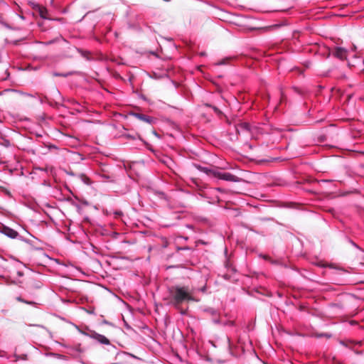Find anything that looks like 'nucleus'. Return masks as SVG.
<instances>
[{
	"label": "nucleus",
	"mask_w": 364,
	"mask_h": 364,
	"mask_svg": "<svg viewBox=\"0 0 364 364\" xmlns=\"http://www.w3.org/2000/svg\"><path fill=\"white\" fill-rule=\"evenodd\" d=\"M170 303L176 309H179L182 304L189 301H196L193 296V289L188 286H175L169 289Z\"/></svg>",
	"instance_id": "f257e3e1"
},
{
	"label": "nucleus",
	"mask_w": 364,
	"mask_h": 364,
	"mask_svg": "<svg viewBox=\"0 0 364 364\" xmlns=\"http://www.w3.org/2000/svg\"><path fill=\"white\" fill-rule=\"evenodd\" d=\"M215 177L221 180L232 181V182H240L241 179L230 173H223L219 171L218 168L217 172L215 173Z\"/></svg>",
	"instance_id": "f03ea898"
},
{
	"label": "nucleus",
	"mask_w": 364,
	"mask_h": 364,
	"mask_svg": "<svg viewBox=\"0 0 364 364\" xmlns=\"http://www.w3.org/2000/svg\"><path fill=\"white\" fill-rule=\"evenodd\" d=\"M28 4L31 6V8L36 11L39 16L43 18H48V10L46 7L38 4H36L33 1H28Z\"/></svg>",
	"instance_id": "7ed1b4c3"
},
{
	"label": "nucleus",
	"mask_w": 364,
	"mask_h": 364,
	"mask_svg": "<svg viewBox=\"0 0 364 364\" xmlns=\"http://www.w3.org/2000/svg\"><path fill=\"white\" fill-rule=\"evenodd\" d=\"M332 54L336 58H337L341 60H344L347 58L348 51L343 48L336 47V48H335Z\"/></svg>",
	"instance_id": "20e7f679"
},
{
	"label": "nucleus",
	"mask_w": 364,
	"mask_h": 364,
	"mask_svg": "<svg viewBox=\"0 0 364 364\" xmlns=\"http://www.w3.org/2000/svg\"><path fill=\"white\" fill-rule=\"evenodd\" d=\"M1 232L5 235L12 239L16 238L18 235V233L16 230L5 225H2Z\"/></svg>",
	"instance_id": "39448f33"
},
{
	"label": "nucleus",
	"mask_w": 364,
	"mask_h": 364,
	"mask_svg": "<svg viewBox=\"0 0 364 364\" xmlns=\"http://www.w3.org/2000/svg\"><path fill=\"white\" fill-rule=\"evenodd\" d=\"M91 337L94 339L97 340L98 342H100L102 344L105 345H109L110 343L108 338H107L105 336L101 335L96 332H92L91 334Z\"/></svg>",
	"instance_id": "423d86ee"
},
{
	"label": "nucleus",
	"mask_w": 364,
	"mask_h": 364,
	"mask_svg": "<svg viewBox=\"0 0 364 364\" xmlns=\"http://www.w3.org/2000/svg\"><path fill=\"white\" fill-rule=\"evenodd\" d=\"M197 168L202 172L215 177V173L217 172L218 168L215 167L213 168H210L208 167H203L200 166H198Z\"/></svg>",
	"instance_id": "0eeeda50"
},
{
	"label": "nucleus",
	"mask_w": 364,
	"mask_h": 364,
	"mask_svg": "<svg viewBox=\"0 0 364 364\" xmlns=\"http://www.w3.org/2000/svg\"><path fill=\"white\" fill-rule=\"evenodd\" d=\"M134 116L139 119V120L144 121L147 123H151L152 119L145 114H140V113H134Z\"/></svg>",
	"instance_id": "6e6552de"
},
{
	"label": "nucleus",
	"mask_w": 364,
	"mask_h": 364,
	"mask_svg": "<svg viewBox=\"0 0 364 364\" xmlns=\"http://www.w3.org/2000/svg\"><path fill=\"white\" fill-rule=\"evenodd\" d=\"M205 311L209 313L210 314H211V315H213L214 316L213 321L215 322H216V323L218 322V320L216 318V316H218V314H217V312L214 309H209L205 310Z\"/></svg>",
	"instance_id": "1a4fd4ad"
},
{
	"label": "nucleus",
	"mask_w": 364,
	"mask_h": 364,
	"mask_svg": "<svg viewBox=\"0 0 364 364\" xmlns=\"http://www.w3.org/2000/svg\"><path fill=\"white\" fill-rule=\"evenodd\" d=\"M313 335L316 338L326 337L327 338H330L331 337V334H328V333H316V332L314 333Z\"/></svg>",
	"instance_id": "9d476101"
},
{
	"label": "nucleus",
	"mask_w": 364,
	"mask_h": 364,
	"mask_svg": "<svg viewBox=\"0 0 364 364\" xmlns=\"http://www.w3.org/2000/svg\"><path fill=\"white\" fill-rule=\"evenodd\" d=\"M341 343L344 346H346V347H349V348H351L352 345H360V342H353V341H348V342H344V341H342Z\"/></svg>",
	"instance_id": "9b49d317"
},
{
	"label": "nucleus",
	"mask_w": 364,
	"mask_h": 364,
	"mask_svg": "<svg viewBox=\"0 0 364 364\" xmlns=\"http://www.w3.org/2000/svg\"><path fill=\"white\" fill-rule=\"evenodd\" d=\"M238 128L241 129H244V130H247L248 131L249 130V124H247V123H242V124H240L238 127H237V131L239 132L238 130Z\"/></svg>",
	"instance_id": "f8f14e48"
},
{
	"label": "nucleus",
	"mask_w": 364,
	"mask_h": 364,
	"mask_svg": "<svg viewBox=\"0 0 364 364\" xmlns=\"http://www.w3.org/2000/svg\"><path fill=\"white\" fill-rule=\"evenodd\" d=\"M80 178L85 184H90V178L84 174H80Z\"/></svg>",
	"instance_id": "ddd939ff"
},
{
	"label": "nucleus",
	"mask_w": 364,
	"mask_h": 364,
	"mask_svg": "<svg viewBox=\"0 0 364 364\" xmlns=\"http://www.w3.org/2000/svg\"><path fill=\"white\" fill-rule=\"evenodd\" d=\"M161 240H162V247H167L168 245V241L164 237H163Z\"/></svg>",
	"instance_id": "4468645a"
},
{
	"label": "nucleus",
	"mask_w": 364,
	"mask_h": 364,
	"mask_svg": "<svg viewBox=\"0 0 364 364\" xmlns=\"http://www.w3.org/2000/svg\"><path fill=\"white\" fill-rule=\"evenodd\" d=\"M212 107H213V109L214 112H215L216 114H220L222 113V112H221V111H220L218 107H215V106H213Z\"/></svg>",
	"instance_id": "2eb2a0df"
},
{
	"label": "nucleus",
	"mask_w": 364,
	"mask_h": 364,
	"mask_svg": "<svg viewBox=\"0 0 364 364\" xmlns=\"http://www.w3.org/2000/svg\"><path fill=\"white\" fill-rule=\"evenodd\" d=\"M263 258L264 259L269 260L272 263H277L276 261H273L272 259H271L270 257L268 255H264Z\"/></svg>",
	"instance_id": "dca6fc26"
},
{
	"label": "nucleus",
	"mask_w": 364,
	"mask_h": 364,
	"mask_svg": "<svg viewBox=\"0 0 364 364\" xmlns=\"http://www.w3.org/2000/svg\"><path fill=\"white\" fill-rule=\"evenodd\" d=\"M18 358H21L22 360H26L27 359V355L23 354V355L18 356Z\"/></svg>",
	"instance_id": "f3484780"
},
{
	"label": "nucleus",
	"mask_w": 364,
	"mask_h": 364,
	"mask_svg": "<svg viewBox=\"0 0 364 364\" xmlns=\"http://www.w3.org/2000/svg\"><path fill=\"white\" fill-rule=\"evenodd\" d=\"M17 300L20 301H22V302H24V303H26V304H32V302H28V301H24L23 299H22L21 297H18L17 298Z\"/></svg>",
	"instance_id": "a211bd4d"
},
{
	"label": "nucleus",
	"mask_w": 364,
	"mask_h": 364,
	"mask_svg": "<svg viewBox=\"0 0 364 364\" xmlns=\"http://www.w3.org/2000/svg\"><path fill=\"white\" fill-rule=\"evenodd\" d=\"M34 286H35L36 287H37V288L41 287V282H38L37 283H36V284H34Z\"/></svg>",
	"instance_id": "6ab92c4d"
},
{
	"label": "nucleus",
	"mask_w": 364,
	"mask_h": 364,
	"mask_svg": "<svg viewBox=\"0 0 364 364\" xmlns=\"http://www.w3.org/2000/svg\"><path fill=\"white\" fill-rule=\"evenodd\" d=\"M54 75H55V76H66V75H61V74H58V73H55Z\"/></svg>",
	"instance_id": "aec40b11"
},
{
	"label": "nucleus",
	"mask_w": 364,
	"mask_h": 364,
	"mask_svg": "<svg viewBox=\"0 0 364 364\" xmlns=\"http://www.w3.org/2000/svg\"><path fill=\"white\" fill-rule=\"evenodd\" d=\"M181 313L185 314L186 313V310H181Z\"/></svg>",
	"instance_id": "412c9836"
},
{
	"label": "nucleus",
	"mask_w": 364,
	"mask_h": 364,
	"mask_svg": "<svg viewBox=\"0 0 364 364\" xmlns=\"http://www.w3.org/2000/svg\"><path fill=\"white\" fill-rule=\"evenodd\" d=\"M18 275L21 277L23 275V273L21 272H18Z\"/></svg>",
	"instance_id": "4be33fe9"
},
{
	"label": "nucleus",
	"mask_w": 364,
	"mask_h": 364,
	"mask_svg": "<svg viewBox=\"0 0 364 364\" xmlns=\"http://www.w3.org/2000/svg\"><path fill=\"white\" fill-rule=\"evenodd\" d=\"M266 97H267V101H269V96L268 95H266Z\"/></svg>",
	"instance_id": "5701e85b"
},
{
	"label": "nucleus",
	"mask_w": 364,
	"mask_h": 364,
	"mask_svg": "<svg viewBox=\"0 0 364 364\" xmlns=\"http://www.w3.org/2000/svg\"><path fill=\"white\" fill-rule=\"evenodd\" d=\"M353 49L355 50L356 49L355 46H353Z\"/></svg>",
	"instance_id": "b1692460"
},
{
	"label": "nucleus",
	"mask_w": 364,
	"mask_h": 364,
	"mask_svg": "<svg viewBox=\"0 0 364 364\" xmlns=\"http://www.w3.org/2000/svg\"><path fill=\"white\" fill-rule=\"evenodd\" d=\"M117 215H121V213H116Z\"/></svg>",
	"instance_id": "393cba45"
},
{
	"label": "nucleus",
	"mask_w": 364,
	"mask_h": 364,
	"mask_svg": "<svg viewBox=\"0 0 364 364\" xmlns=\"http://www.w3.org/2000/svg\"><path fill=\"white\" fill-rule=\"evenodd\" d=\"M363 73H364V70H363Z\"/></svg>",
	"instance_id": "a878e982"
}]
</instances>
